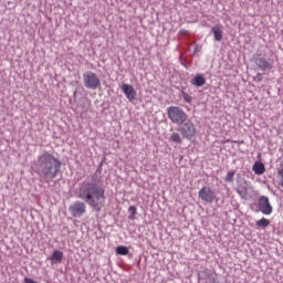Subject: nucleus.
<instances>
[{
	"label": "nucleus",
	"instance_id": "9b49d317",
	"mask_svg": "<svg viewBox=\"0 0 283 283\" xmlns=\"http://www.w3.org/2000/svg\"><path fill=\"white\" fill-rule=\"evenodd\" d=\"M207 83V80L205 76L197 74L192 80H191V85H195V87H202Z\"/></svg>",
	"mask_w": 283,
	"mask_h": 283
},
{
	"label": "nucleus",
	"instance_id": "f3484780",
	"mask_svg": "<svg viewBox=\"0 0 283 283\" xmlns=\"http://www.w3.org/2000/svg\"><path fill=\"white\" fill-rule=\"evenodd\" d=\"M116 253L117 255H127L129 253V249H127L125 245H119L116 249Z\"/></svg>",
	"mask_w": 283,
	"mask_h": 283
},
{
	"label": "nucleus",
	"instance_id": "4468645a",
	"mask_svg": "<svg viewBox=\"0 0 283 283\" xmlns=\"http://www.w3.org/2000/svg\"><path fill=\"white\" fill-rule=\"evenodd\" d=\"M270 224H271V220H269L266 218H262V219L258 220L255 223L256 229H266V227H269Z\"/></svg>",
	"mask_w": 283,
	"mask_h": 283
},
{
	"label": "nucleus",
	"instance_id": "4be33fe9",
	"mask_svg": "<svg viewBox=\"0 0 283 283\" xmlns=\"http://www.w3.org/2000/svg\"><path fill=\"white\" fill-rule=\"evenodd\" d=\"M24 283H38V282L30 277H24Z\"/></svg>",
	"mask_w": 283,
	"mask_h": 283
},
{
	"label": "nucleus",
	"instance_id": "dca6fc26",
	"mask_svg": "<svg viewBox=\"0 0 283 283\" xmlns=\"http://www.w3.org/2000/svg\"><path fill=\"white\" fill-rule=\"evenodd\" d=\"M170 140H171L172 143H177V145L182 144V137H180V134H178V133H172V134L170 135Z\"/></svg>",
	"mask_w": 283,
	"mask_h": 283
},
{
	"label": "nucleus",
	"instance_id": "423d86ee",
	"mask_svg": "<svg viewBox=\"0 0 283 283\" xmlns=\"http://www.w3.org/2000/svg\"><path fill=\"white\" fill-rule=\"evenodd\" d=\"M179 132L181 136H184L188 140H191V138L196 136V125L189 119L181 125Z\"/></svg>",
	"mask_w": 283,
	"mask_h": 283
},
{
	"label": "nucleus",
	"instance_id": "b1692460",
	"mask_svg": "<svg viewBox=\"0 0 283 283\" xmlns=\"http://www.w3.org/2000/svg\"><path fill=\"white\" fill-rule=\"evenodd\" d=\"M196 52H198V45L195 48V54H196Z\"/></svg>",
	"mask_w": 283,
	"mask_h": 283
},
{
	"label": "nucleus",
	"instance_id": "6e6552de",
	"mask_svg": "<svg viewBox=\"0 0 283 283\" xmlns=\"http://www.w3.org/2000/svg\"><path fill=\"white\" fill-rule=\"evenodd\" d=\"M199 198L203 202H209V205H211V202L216 200V192L211 190L210 187H203L199 190Z\"/></svg>",
	"mask_w": 283,
	"mask_h": 283
},
{
	"label": "nucleus",
	"instance_id": "6ab92c4d",
	"mask_svg": "<svg viewBox=\"0 0 283 283\" xmlns=\"http://www.w3.org/2000/svg\"><path fill=\"white\" fill-rule=\"evenodd\" d=\"M233 178H235V171H228V174L226 175L224 181L233 182Z\"/></svg>",
	"mask_w": 283,
	"mask_h": 283
},
{
	"label": "nucleus",
	"instance_id": "f8f14e48",
	"mask_svg": "<svg viewBox=\"0 0 283 283\" xmlns=\"http://www.w3.org/2000/svg\"><path fill=\"white\" fill-rule=\"evenodd\" d=\"M252 171H254L256 176H262V174L266 171V168L264 167V164L255 161L254 165L252 166Z\"/></svg>",
	"mask_w": 283,
	"mask_h": 283
},
{
	"label": "nucleus",
	"instance_id": "39448f33",
	"mask_svg": "<svg viewBox=\"0 0 283 283\" xmlns=\"http://www.w3.org/2000/svg\"><path fill=\"white\" fill-rule=\"evenodd\" d=\"M69 211L73 218H81L85 216L87 206L83 201H75L70 206Z\"/></svg>",
	"mask_w": 283,
	"mask_h": 283
},
{
	"label": "nucleus",
	"instance_id": "5701e85b",
	"mask_svg": "<svg viewBox=\"0 0 283 283\" xmlns=\"http://www.w3.org/2000/svg\"><path fill=\"white\" fill-rule=\"evenodd\" d=\"M256 76H258L259 81H262V77H261L262 74L259 73Z\"/></svg>",
	"mask_w": 283,
	"mask_h": 283
},
{
	"label": "nucleus",
	"instance_id": "7ed1b4c3",
	"mask_svg": "<svg viewBox=\"0 0 283 283\" xmlns=\"http://www.w3.org/2000/svg\"><path fill=\"white\" fill-rule=\"evenodd\" d=\"M167 115L169 120L175 123V125H184L187 123V113H185L184 109L178 106H169L167 108Z\"/></svg>",
	"mask_w": 283,
	"mask_h": 283
},
{
	"label": "nucleus",
	"instance_id": "aec40b11",
	"mask_svg": "<svg viewBox=\"0 0 283 283\" xmlns=\"http://www.w3.org/2000/svg\"><path fill=\"white\" fill-rule=\"evenodd\" d=\"M237 193L239 196H243L244 193H247V187L238 186Z\"/></svg>",
	"mask_w": 283,
	"mask_h": 283
},
{
	"label": "nucleus",
	"instance_id": "2eb2a0df",
	"mask_svg": "<svg viewBox=\"0 0 283 283\" xmlns=\"http://www.w3.org/2000/svg\"><path fill=\"white\" fill-rule=\"evenodd\" d=\"M51 260L53 262H63V252L59 251V250H54L52 255H51Z\"/></svg>",
	"mask_w": 283,
	"mask_h": 283
},
{
	"label": "nucleus",
	"instance_id": "f257e3e1",
	"mask_svg": "<svg viewBox=\"0 0 283 283\" xmlns=\"http://www.w3.org/2000/svg\"><path fill=\"white\" fill-rule=\"evenodd\" d=\"M75 193L80 200L86 202L95 211H101V208L105 207V188L98 182L85 180L80 184Z\"/></svg>",
	"mask_w": 283,
	"mask_h": 283
},
{
	"label": "nucleus",
	"instance_id": "1a4fd4ad",
	"mask_svg": "<svg viewBox=\"0 0 283 283\" xmlns=\"http://www.w3.org/2000/svg\"><path fill=\"white\" fill-rule=\"evenodd\" d=\"M122 92H124V94L128 101H130V102L136 101L137 93H136V88H134V86H132L129 84H123Z\"/></svg>",
	"mask_w": 283,
	"mask_h": 283
},
{
	"label": "nucleus",
	"instance_id": "f03ea898",
	"mask_svg": "<svg viewBox=\"0 0 283 283\" xmlns=\"http://www.w3.org/2000/svg\"><path fill=\"white\" fill-rule=\"evenodd\" d=\"M36 165L40 176H42L45 182H52V180L59 176V171H61V160L50 153L40 155Z\"/></svg>",
	"mask_w": 283,
	"mask_h": 283
},
{
	"label": "nucleus",
	"instance_id": "9d476101",
	"mask_svg": "<svg viewBox=\"0 0 283 283\" xmlns=\"http://www.w3.org/2000/svg\"><path fill=\"white\" fill-rule=\"evenodd\" d=\"M254 63L259 67V70H261V72H266V70H271L272 67L269 61H266V59L264 57H256L254 60Z\"/></svg>",
	"mask_w": 283,
	"mask_h": 283
},
{
	"label": "nucleus",
	"instance_id": "20e7f679",
	"mask_svg": "<svg viewBox=\"0 0 283 283\" xmlns=\"http://www.w3.org/2000/svg\"><path fill=\"white\" fill-rule=\"evenodd\" d=\"M83 83L87 90H98L101 87V78L92 71L83 74Z\"/></svg>",
	"mask_w": 283,
	"mask_h": 283
},
{
	"label": "nucleus",
	"instance_id": "412c9836",
	"mask_svg": "<svg viewBox=\"0 0 283 283\" xmlns=\"http://www.w3.org/2000/svg\"><path fill=\"white\" fill-rule=\"evenodd\" d=\"M182 98L185 101V103H191L192 98L191 95H189L188 93L182 92Z\"/></svg>",
	"mask_w": 283,
	"mask_h": 283
},
{
	"label": "nucleus",
	"instance_id": "ddd939ff",
	"mask_svg": "<svg viewBox=\"0 0 283 283\" xmlns=\"http://www.w3.org/2000/svg\"><path fill=\"white\" fill-rule=\"evenodd\" d=\"M211 32L214 36V41H222V39H223L222 27L214 25V27L211 28Z\"/></svg>",
	"mask_w": 283,
	"mask_h": 283
},
{
	"label": "nucleus",
	"instance_id": "a211bd4d",
	"mask_svg": "<svg viewBox=\"0 0 283 283\" xmlns=\"http://www.w3.org/2000/svg\"><path fill=\"white\" fill-rule=\"evenodd\" d=\"M128 212L130 213L129 214V220H135L136 219V213H138V210L136 209V207L135 206H130L129 208H128Z\"/></svg>",
	"mask_w": 283,
	"mask_h": 283
},
{
	"label": "nucleus",
	"instance_id": "0eeeda50",
	"mask_svg": "<svg viewBox=\"0 0 283 283\" xmlns=\"http://www.w3.org/2000/svg\"><path fill=\"white\" fill-rule=\"evenodd\" d=\"M258 207L263 216H271L273 213V207L271 206L269 197L266 196H262L259 198Z\"/></svg>",
	"mask_w": 283,
	"mask_h": 283
}]
</instances>
